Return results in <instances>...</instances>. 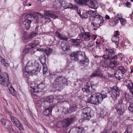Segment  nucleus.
<instances>
[{
	"instance_id": "33",
	"label": "nucleus",
	"mask_w": 133,
	"mask_h": 133,
	"mask_svg": "<svg viewBox=\"0 0 133 133\" xmlns=\"http://www.w3.org/2000/svg\"><path fill=\"white\" fill-rule=\"evenodd\" d=\"M39 59L41 63L42 64H43L45 63L46 58L44 54L41 55L39 57Z\"/></svg>"
},
{
	"instance_id": "18",
	"label": "nucleus",
	"mask_w": 133,
	"mask_h": 133,
	"mask_svg": "<svg viewBox=\"0 0 133 133\" xmlns=\"http://www.w3.org/2000/svg\"><path fill=\"white\" fill-rule=\"evenodd\" d=\"M31 22V20L25 19L22 23V26L24 29L28 30L30 28Z\"/></svg>"
},
{
	"instance_id": "43",
	"label": "nucleus",
	"mask_w": 133,
	"mask_h": 133,
	"mask_svg": "<svg viewBox=\"0 0 133 133\" xmlns=\"http://www.w3.org/2000/svg\"><path fill=\"white\" fill-rule=\"evenodd\" d=\"M52 51V49L47 48L44 50V52L47 55H48Z\"/></svg>"
},
{
	"instance_id": "55",
	"label": "nucleus",
	"mask_w": 133,
	"mask_h": 133,
	"mask_svg": "<svg viewBox=\"0 0 133 133\" xmlns=\"http://www.w3.org/2000/svg\"><path fill=\"white\" fill-rule=\"evenodd\" d=\"M128 110L130 111L133 114V107H129Z\"/></svg>"
},
{
	"instance_id": "17",
	"label": "nucleus",
	"mask_w": 133,
	"mask_h": 133,
	"mask_svg": "<svg viewBox=\"0 0 133 133\" xmlns=\"http://www.w3.org/2000/svg\"><path fill=\"white\" fill-rule=\"evenodd\" d=\"M38 27H36V30L35 32H32L30 34L25 33L24 34V38L25 39H29V38H32L37 35L38 32L37 29Z\"/></svg>"
},
{
	"instance_id": "27",
	"label": "nucleus",
	"mask_w": 133,
	"mask_h": 133,
	"mask_svg": "<svg viewBox=\"0 0 133 133\" xmlns=\"http://www.w3.org/2000/svg\"><path fill=\"white\" fill-rule=\"evenodd\" d=\"M0 61L1 64L4 66L8 67L9 66V64L8 63V61L5 59L2 58Z\"/></svg>"
},
{
	"instance_id": "22",
	"label": "nucleus",
	"mask_w": 133,
	"mask_h": 133,
	"mask_svg": "<svg viewBox=\"0 0 133 133\" xmlns=\"http://www.w3.org/2000/svg\"><path fill=\"white\" fill-rule=\"evenodd\" d=\"M61 46L62 50L64 51L69 50L70 47L69 43L65 41H63L61 43Z\"/></svg>"
},
{
	"instance_id": "61",
	"label": "nucleus",
	"mask_w": 133,
	"mask_h": 133,
	"mask_svg": "<svg viewBox=\"0 0 133 133\" xmlns=\"http://www.w3.org/2000/svg\"><path fill=\"white\" fill-rule=\"evenodd\" d=\"M105 18L107 19H110L109 16L108 15H106L105 16Z\"/></svg>"
},
{
	"instance_id": "47",
	"label": "nucleus",
	"mask_w": 133,
	"mask_h": 133,
	"mask_svg": "<svg viewBox=\"0 0 133 133\" xmlns=\"http://www.w3.org/2000/svg\"><path fill=\"white\" fill-rule=\"evenodd\" d=\"M59 3L61 4V6H62L65 7V5H66L67 3L65 2L64 0H59L58 1Z\"/></svg>"
},
{
	"instance_id": "20",
	"label": "nucleus",
	"mask_w": 133,
	"mask_h": 133,
	"mask_svg": "<svg viewBox=\"0 0 133 133\" xmlns=\"http://www.w3.org/2000/svg\"><path fill=\"white\" fill-rule=\"evenodd\" d=\"M27 16L30 18L32 21L36 23H38L39 22V19L38 16L36 14L34 13H30L28 14Z\"/></svg>"
},
{
	"instance_id": "45",
	"label": "nucleus",
	"mask_w": 133,
	"mask_h": 133,
	"mask_svg": "<svg viewBox=\"0 0 133 133\" xmlns=\"http://www.w3.org/2000/svg\"><path fill=\"white\" fill-rule=\"evenodd\" d=\"M42 65L43 66V74H45L47 71L48 69L46 67V66L45 63L43 64H42Z\"/></svg>"
},
{
	"instance_id": "12",
	"label": "nucleus",
	"mask_w": 133,
	"mask_h": 133,
	"mask_svg": "<svg viewBox=\"0 0 133 133\" xmlns=\"http://www.w3.org/2000/svg\"><path fill=\"white\" fill-rule=\"evenodd\" d=\"M68 82L67 79L62 76H58L55 79V87H56L59 85L62 84H66Z\"/></svg>"
},
{
	"instance_id": "16",
	"label": "nucleus",
	"mask_w": 133,
	"mask_h": 133,
	"mask_svg": "<svg viewBox=\"0 0 133 133\" xmlns=\"http://www.w3.org/2000/svg\"><path fill=\"white\" fill-rule=\"evenodd\" d=\"M69 133H85V130L83 127H75L69 130Z\"/></svg>"
},
{
	"instance_id": "60",
	"label": "nucleus",
	"mask_w": 133,
	"mask_h": 133,
	"mask_svg": "<svg viewBox=\"0 0 133 133\" xmlns=\"http://www.w3.org/2000/svg\"><path fill=\"white\" fill-rule=\"evenodd\" d=\"M93 125L94 126H95L97 125V123H96V121H94L92 122Z\"/></svg>"
},
{
	"instance_id": "64",
	"label": "nucleus",
	"mask_w": 133,
	"mask_h": 133,
	"mask_svg": "<svg viewBox=\"0 0 133 133\" xmlns=\"http://www.w3.org/2000/svg\"><path fill=\"white\" fill-rule=\"evenodd\" d=\"M130 3H129V2H127L126 3V5L127 6H128V5H129L130 4Z\"/></svg>"
},
{
	"instance_id": "42",
	"label": "nucleus",
	"mask_w": 133,
	"mask_h": 133,
	"mask_svg": "<svg viewBox=\"0 0 133 133\" xmlns=\"http://www.w3.org/2000/svg\"><path fill=\"white\" fill-rule=\"evenodd\" d=\"M82 90L84 92H85L88 94L90 93V89L86 87L82 88Z\"/></svg>"
},
{
	"instance_id": "34",
	"label": "nucleus",
	"mask_w": 133,
	"mask_h": 133,
	"mask_svg": "<svg viewBox=\"0 0 133 133\" xmlns=\"http://www.w3.org/2000/svg\"><path fill=\"white\" fill-rule=\"evenodd\" d=\"M10 87H8V88L9 90V92H10L11 94L13 96H14L15 95L16 93V92L15 90L12 87L11 84H10L9 85Z\"/></svg>"
},
{
	"instance_id": "39",
	"label": "nucleus",
	"mask_w": 133,
	"mask_h": 133,
	"mask_svg": "<svg viewBox=\"0 0 133 133\" xmlns=\"http://www.w3.org/2000/svg\"><path fill=\"white\" fill-rule=\"evenodd\" d=\"M31 90L33 92H40L39 90V89H38L37 85L35 86L34 88H32Z\"/></svg>"
},
{
	"instance_id": "10",
	"label": "nucleus",
	"mask_w": 133,
	"mask_h": 133,
	"mask_svg": "<svg viewBox=\"0 0 133 133\" xmlns=\"http://www.w3.org/2000/svg\"><path fill=\"white\" fill-rule=\"evenodd\" d=\"M112 94L111 95V97L114 100L117 99V97L119 96L120 90L116 86H114L111 88Z\"/></svg>"
},
{
	"instance_id": "6",
	"label": "nucleus",
	"mask_w": 133,
	"mask_h": 133,
	"mask_svg": "<svg viewBox=\"0 0 133 133\" xmlns=\"http://www.w3.org/2000/svg\"><path fill=\"white\" fill-rule=\"evenodd\" d=\"M127 72L125 69L122 66H119L118 69L114 74L116 78L119 80L123 78V74Z\"/></svg>"
},
{
	"instance_id": "13",
	"label": "nucleus",
	"mask_w": 133,
	"mask_h": 133,
	"mask_svg": "<svg viewBox=\"0 0 133 133\" xmlns=\"http://www.w3.org/2000/svg\"><path fill=\"white\" fill-rule=\"evenodd\" d=\"M115 108L118 115H122L125 109V105L123 103H119L116 106Z\"/></svg>"
},
{
	"instance_id": "36",
	"label": "nucleus",
	"mask_w": 133,
	"mask_h": 133,
	"mask_svg": "<svg viewBox=\"0 0 133 133\" xmlns=\"http://www.w3.org/2000/svg\"><path fill=\"white\" fill-rule=\"evenodd\" d=\"M102 76V74L101 73L97 71H95L92 73L90 76L91 77H94L96 76Z\"/></svg>"
},
{
	"instance_id": "15",
	"label": "nucleus",
	"mask_w": 133,
	"mask_h": 133,
	"mask_svg": "<svg viewBox=\"0 0 133 133\" xmlns=\"http://www.w3.org/2000/svg\"><path fill=\"white\" fill-rule=\"evenodd\" d=\"M105 50L107 51V54L103 55V57L105 60L109 59L112 57V55L115 54L114 50L113 49L109 48H106Z\"/></svg>"
},
{
	"instance_id": "14",
	"label": "nucleus",
	"mask_w": 133,
	"mask_h": 133,
	"mask_svg": "<svg viewBox=\"0 0 133 133\" xmlns=\"http://www.w3.org/2000/svg\"><path fill=\"white\" fill-rule=\"evenodd\" d=\"M11 120L15 125L20 130H22L23 129V127L22 124L15 117L11 116Z\"/></svg>"
},
{
	"instance_id": "26",
	"label": "nucleus",
	"mask_w": 133,
	"mask_h": 133,
	"mask_svg": "<svg viewBox=\"0 0 133 133\" xmlns=\"http://www.w3.org/2000/svg\"><path fill=\"white\" fill-rule=\"evenodd\" d=\"M53 6L54 8L59 9L61 6V4L59 3L58 0H54L53 3Z\"/></svg>"
},
{
	"instance_id": "58",
	"label": "nucleus",
	"mask_w": 133,
	"mask_h": 133,
	"mask_svg": "<svg viewBox=\"0 0 133 133\" xmlns=\"http://www.w3.org/2000/svg\"><path fill=\"white\" fill-rule=\"evenodd\" d=\"M108 75L109 77H114V75L113 74H111L110 73H108Z\"/></svg>"
},
{
	"instance_id": "62",
	"label": "nucleus",
	"mask_w": 133,
	"mask_h": 133,
	"mask_svg": "<svg viewBox=\"0 0 133 133\" xmlns=\"http://www.w3.org/2000/svg\"><path fill=\"white\" fill-rule=\"evenodd\" d=\"M122 15L121 14H118L117 15V16H116V17H122Z\"/></svg>"
},
{
	"instance_id": "48",
	"label": "nucleus",
	"mask_w": 133,
	"mask_h": 133,
	"mask_svg": "<svg viewBox=\"0 0 133 133\" xmlns=\"http://www.w3.org/2000/svg\"><path fill=\"white\" fill-rule=\"evenodd\" d=\"M127 87L130 90L133 87V84L132 82H130L127 85Z\"/></svg>"
},
{
	"instance_id": "35",
	"label": "nucleus",
	"mask_w": 133,
	"mask_h": 133,
	"mask_svg": "<svg viewBox=\"0 0 133 133\" xmlns=\"http://www.w3.org/2000/svg\"><path fill=\"white\" fill-rule=\"evenodd\" d=\"M44 99H45L44 102H49L50 103L52 102L54 98L52 96H51L44 98Z\"/></svg>"
},
{
	"instance_id": "56",
	"label": "nucleus",
	"mask_w": 133,
	"mask_h": 133,
	"mask_svg": "<svg viewBox=\"0 0 133 133\" xmlns=\"http://www.w3.org/2000/svg\"><path fill=\"white\" fill-rule=\"evenodd\" d=\"M93 44V42H90V43L88 45V46L89 47H92L93 46V44Z\"/></svg>"
},
{
	"instance_id": "23",
	"label": "nucleus",
	"mask_w": 133,
	"mask_h": 133,
	"mask_svg": "<svg viewBox=\"0 0 133 133\" xmlns=\"http://www.w3.org/2000/svg\"><path fill=\"white\" fill-rule=\"evenodd\" d=\"M53 107L52 105H50V107L44 109L43 111V114L46 116L50 115Z\"/></svg>"
},
{
	"instance_id": "54",
	"label": "nucleus",
	"mask_w": 133,
	"mask_h": 133,
	"mask_svg": "<svg viewBox=\"0 0 133 133\" xmlns=\"http://www.w3.org/2000/svg\"><path fill=\"white\" fill-rule=\"evenodd\" d=\"M7 122V121H6L5 119L3 118L1 119V123L3 125L5 124V123H6Z\"/></svg>"
},
{
	"instance_id": "32",
	"label": "nucleus",
	"mask_w": 133,
	"mask_h": 133,
	"mask_svg": "<svg viewBox=\"0 0 133 133\" xmlns=\"http://www.w3.org/2000/svg\"><path fill=\"white\" fill-rule=\"evenodd\" d=\"M66 8L72 9L73 10H75V8H77V6L75 4H72L71 3H67Z\"/></svg>"
},
{
	"instance_id": "3",
	"label": "nucleus",
	"mask_w": 133,
	"mask_h": 133,
	"mask_svg": "<svg viewBox=\"0 0 133 133\" xmlns=\"http://www.w3.org/2000/svg\"><path fill=\"white\" fill-rule=\"evenodd\" d=\"M34 64V65L33 66V63L32 61H29L25 67V70L28 72L31 71L30 74L31 75L37 74L40 70L39 65L37 62H35Z\"/></svg>"
},
{
	"instance_id": "40",
	"label": "nucleus",
	"mask_w": 133,
	"mask_h": 133,
	"mask_svg": "<svg viewBox=\"0 0 133 133\" xmlns=\"http://www.w3.org/2000/svg\"><path fill=\"white\" fill-rule=\"evenodd\" d=\"M77 108L75 105H73L70 107L69 109L72 112L76 111L77 109Z\"/></svg>"
},
{
	"instance_id": "59",
	"label": "nucleus",
	"mask_w": 133,
	"mask_h": 133,
	"mask_svg": "<svg viewBox=\"0 0 133 133\" xmlns=\"http://www.w3.org/2000/svg\"><path fill=\"white\" fill-rule=\"evenodd\" d=\"M129 107H133V100L132 101L130 102Z\"/></svg>"
},
{
	"instance_id": "50",
	"label": "nucleus",
	"mask_w": 133,
	"mask_h": 133,
	"mask_svg": "<svg viewBox=\"0 0 133 133\" xmlns=\"http://www.w3.org/2000/svg\"><path fill=\"white\" fill-rule=\"evenodd\" d=\"M23 123L25 125L28 126V123L25 118H23L21 119Z\"/></svg>"
},
{
	"instance_id": "41",
	"label": "nucleus",
	"mask_w": 133,
	"mask_h": 133,
	"mask_svg": "<svg viewBox=\"0 0 133 133\" xmlns=\"http://www.w3.org/2000/svg\"><path fill=\"white\" fill-rule=\"evenodd\" d=\"M81 1H82L81 5H85L88 6L89 3L90 2V0H81Z\"/></svg>"
},
{
	"instance_id": "37",
	"label": "nucleus",
	"mask_w": 133,
	"mask_h": 133,
	"mask_svg": "<svg viewBox=\"0 0 133 133\" xmlns=\"http://www.w3.org/2000/svg\"><path fill=\"white\" fill-rule=\"evenodd\" d=\"M37 86L38 88V89H39V90L41 92L45 88L44 85L42 83L39 84Z\"/></svg>"
},
{
	"instance_id": "19",
	"label": "nucleus",
	"mask_w": 133,
	"mask_h": 133,
	"mask_svg": "<svg viewBox=\"0 0 133 133\" xmlns=\"http://www.w3.org/2000/svg\"><path fill=\"white\" fill-rule=\"evenodd\" d=\"M117 58L118 56L117 55H115L112 58H110L109 59H110V63H109V65H110L111 66L113 65V66L112 67H113L115 65H118V62L117 61Z\"/></svg>"
},
{
	"instance_id": "8",
	"label": "nucleus",
	"mask_w": 133,
	"mask_h": 133,
	"mask_svg": "<svg viewBox=\"0 0 133 133\" xmlns=\"http://www.w3.org/2000/svg\"><path fill=\"white\" fill-rule=\"evenodd\" d=\"M90 109L89 107H86L83 108L82 111V118L84 120H89L91 117L90 114Z\"/></svg>"
},
{
	"instance_id": "7",
	"label": "nucleus",
	"mask_w": 133,
	"mask_h": 133,
	"mask_svg": "<svg viewBox=\"0 0 133 133\" xmlns=\"http://www.w3.org/2000/svg\"><path fill=\"white\" fill-rule=\"evenodd\" d=\"M0 84L7 87L10 85L9 77L6 73H4L3 76L0 75Z\"/></svg>"
},
{
	"instance_id": "51",
	"label": "nucleus",
	"mask_w": 133,
	"mask_h": 133,
	"mask_svg": "<svg viewBox=\"0 0 133 133\" xmlns=\"http://www.w3.org/2000/svg\"><path fill=\"white\" fill-rule=\"evenodd\" d=\"M75 10H76L77 11V13H78V14L82 18H85V17H85L84 16H83L84 15H81V11H80V10H79L78 9V8L77 6V8H75Z\"/></svg>"
},
{
	"instance_id": "46",
	"label": "nucleus",
	"mask_w": 133,
	"mask_h": 133,
	"mask_svg": "<svg viewBox=\"0 0 133 133\" xmlns=\"http://www.w3.org/2000/svg\"><path fill=\"white\" fill-rule=\"evenodd\" d=\"M31 71H30L29 72H28L27 71H26L25 70V71H24L23 72V76L24 77H28L29 76V74H30L31 75H31L30 74Z\"/></svg>"
},
{
	"instance_id": "38",
	"label": "nucleus",
	"mask_w": 133,
	"mask_h": 133,
	"mask_svg": "<svg viewBox=\"0 0 133 133\" xmlns=\"http://www.w3.org/2000/svg\"><path fill=\"white\" fill-rule=\"evenodd\" d=\"M39 44V42L38 40H35L34 41V43H30L29 44L31 46H33L34 47L35 46L38 45Z\"/></svg>"
},
{
	"instance_id": "1",
	"label": "nucleus",
	"mask_w": 133,
	"mask_h": 133,
	"mask_svg": "<svg viewBox=\"0 0 133 133\" xmlns=\"http://www.w3.org/2000/svg\"><path fill=\"white\" fill-rule=\"evenodd\" d=\"M70 57L71 60L79 61L81 66L85 67L88 65L89 60L86 57L84 52L81 51L75 52L71 54Z\"/></svg>"
},
{
	"instance_id": "57",
	"label": "nucleus",
	"mask_w": 133,
	"mask_h": 133,
	"mask_svg": "<svg viewBox=\"0 0 133 133\" xmlns=\"http://www.w3.org/2000/svg\"><path fill=\"white\" fill-rule=\"evenodd\" d=\"M117 23V21H114L112 24V26H114L116 25Z\"/></svg>"
},
{
	"instance_id": "49",
	"label": "nucleus",
	"mask_w": 133,
	"mask_h": 133,
	"mask_svg": "<svg viewBox=\"0 0 133 133\" xmlns=\"http://www.w3.org/2000/svg\"><path fill=\"white\" fill-rule=\"evenodd\" d=\"M92 87L91 82L90 81H88L87 83L86 87L90 89V88H92Z\"/></svg>"
},
{
	"instance_id": "25",
	"label": "nucleus",
	"mask_w": 133,
	"mask_h": 133,
	"mask_svg": "<svg viewBox=\"0 0 133 133\" xmlns=\"http://www.w3.org/2000/svg\"><path fill=\"white\" fill-rule=\"evenodd\" d=\"M60 30H58L57 31L55 32V34L57 36L60 38L61 40H65L66 41H67L68 40V38L64 36H63L61 34H60L58 32V31L59 32L60 31Z\"/></svg>"
},
{
	"instance_id": "4",
	"label": "nucleus",
	"mask_w": 133,
	"mask_h": 133,
	"mask_svg": "<svg viewBox=\"0 0 133 133\" xmlns=\"http://www.w3.org/2000/svg\"><path fill=\"white\" fill-rule=\"evenodd\" d=\"M91 12L93 14V17L97 20V22H92L91 24V25L92 27L96 26L97 29L100 26L102 25L104 21L103 20V17L97 12L96 10L91 11Z\"/></svg>"
},
{
	"instance_id": "29",
	"label": "nucleus",
	"mask_w": 133,
	"mask_h": 133,
	"mask_svg": "<svg viewBox=\"0 0 133 133\" xmlns=\"http://www.w3.org/2000/svg\"><path fill=\"white\" fill-rule=\"evenodd\" d=\"M34 47V46H31L29 44L27 45L26 48L23 50V52L24 54L27 53Z\"/></svg>"
},
{
	"instance_id": "44",
	"label": "nucleus",
	"mask_w": 133,
	"mask_h": 133,
	"mask_svg": "<svg viewBox=\"0 0 133 133\" xmlns=\"http://www.w3.org/2000/svg\"><path fill=\"white\" fill-rule=\"evenodd\" d=\"M71 42L73 43H77L78 44L80 43L81 41V40L80 39H71L70 40Z\"/></svg>"
},
{
	"instance_id": "28",
	"label": "nucleus",
	"mask_w": 133,
	"mask_h": 133,
	"mask_svg": "<svg viewBox=\"0 0 133 133\" xmlns=\"http://www.w3.org/2000/svg\"><path fill=\"white\" fill-rule=\"evenodd\" d=\"M115 19L116 20L118 21L119 20L123 26L124 25L127 23V21L125 19L119 17H116Z\"/></svg>"
},
{
	"instance_id": "31",
	"label": "nucleus",
	"mask_w": 133,
	"mask_h": 133,
	"mask_svg": "<svg viewBox=\"0 0 133 133\" xmlns=\"http://www.w3.org/2000/svg\"><path fill=\"white\" fill-rule=\"evenodd\" d=\"M107 114V111L104 109H102L100 113V116L102 118H104L105 117Z\"/></svg>"
},
{
	"instance_id": "2",
	"label": "nucleus",
	"mask_w": 133,
	"mask_h": 133,
	"mask_svg": "<svg viewBox=\"0 0 133 133\" xmlns=\"http://www.w3.org/2000/svg\"><path fill=\"white\" fill-rule=\"evenodd\" d=\"M107 97V93L103 91L101 93H97L94 97L93 95H91V97L88 98L87 101L88 103L97 105L101 103L103 99Z\"/></svg>"
},
{
	"instance_id": "21",
	"label": "nucleus",
	"mask_w": 133,
	"mask_h": 133,
	"mask_svg": "<svg viewBox=\"0 0 133 133\" xmlns=\"http://www.w3.org/2000/svg\"><path fill=\"white\" fill-rule=\"evenodd\" d=\"M119 32L118 31H115L114 36L112 38V41L114 42L117 45L118 43L119 40Z\"/></svg>"
},
{
	"instance_id": "5",
	"label": "nucleus",
	"mask_w": 133,
	"mask_h": 133,
	"mask_svg": "<svg viewBox=\"0 0 133 133\" xmlns=\"http://www.w3.org/2000/svg\"><path fill=\"white\" fill-rule=\"evenodd\" d=\"M39 16H41L42 18L44 19L45 21V22H51V20L49 17L55 19L58 18V16L56 15L55 12L51 11H45L44 15L41 14L40 13H37Z\"/></svg>"
},
{
	"instance_id": "24",
	"label": "nucleus",
	"mask_w": 133,
	"mask_h": 133,
	"mask_svg": "<svg viewBox=\"0 0 133 133\" xmlns=\"http://www.w3.org/2000/svg\"><path fill=\"white\" fill-rule=\"evenodd\" d=\"M90 4L88 6L92 8L96 9L98 7V4L96 0H90Z\"/></svg>"
},
{
	"instance_id": "53",
	"label": "nucleus",
	"mask_w": 133,
	"mask_h": 133,
	"mask_svg": "<svg viewBox=\"0 0 133 133\" xmlns=\"http://www.w3.org/2000/svg\"><path fill=\"white\" fill-rule=\"evenodd\" d=\"M74 2L76 4L81 5L82 1H81V0H74Z\"/></svg>"
},
{
	"instance_id": "11",
	"label": "nucleus",
	"mask_w": 133,
	"mask_h": 133,
	"mask_svg": "<svg viewBox=\"0 0 133 133\" xmlns=\"http://www.w3.org/2000/svg\"><path fill=\"white\" fill-rule=\"evenodd\" d=\"M80 33L79 34L80 36L82 37L85 41H88L90 39V33L87 32H85L84 29L82 27L79 28Z\"/></svg>"
},
{
	"instance_id": "63",
	"label": "nucleus",
	"mask_w": 133,
	"mask_h": 133,
	"mask_svg": "<svg viewBox=\"0 0 133 133\" xmlns=\"http://www.w3.org/2000/svg\"><path fill=\"white\" fill-rule=\"evenodd\" d=\"M45 1V0H37V1L38 2L40 3L43 2Z\"/></svg>"
},
{
	"instance_id": "52",
	"label": "nucleus",
	"mask_w": 133,
	"mask_h": 133,
	"mask_svg": "<svg viewBox=\"0 0 133 133\" xmlns=\"http://www.w3.org/2000/svg\"><path fill=\"white\" fill-rule=\"evenodd\" d=\"M132 131L131 128L130 127H128L124 133H131Z\"/></svg>"
},
{
	"instance_id": "30",
	"label": "nucleus",
	"mask_w": 133,
	"mask_h": 133,
	"mask_svg": "<svg viewBox=\"0 0 133 133\" xmlns=\"http://www.w3.org/2000/svg\"><path fill=\"white\" fill-rule=\"evenodd\" d=\"M4 126L5 128L7 130H12L11 124L8 121L6 123H5V124Z\"/></svg>"
},
{
	"instance_id": "9",
	"label": "nucleus",
	"mask_w": 133,
	"mask_h": 133,
	"mask_svg": "<svg viewBox=\"0 0 133 133\" xmlns=\"http://www.w3.org/2000/svg\"><path fill=\"white\" fill-rule=\"evenodd\" d=\"M76 117L74 116L63 120L61 123L62 127L65 128L68 127L76 120Z\"/></svg>"
}]
</instances>
